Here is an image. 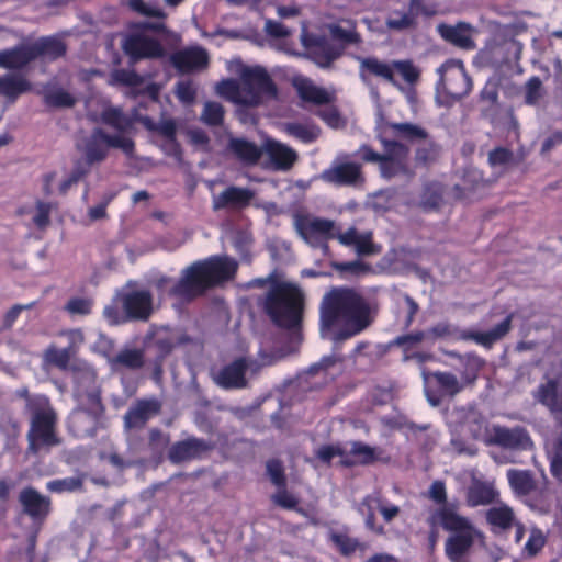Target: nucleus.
I'll list each match as a JSON object with an SVG mask.
<instances>
[{
	"mask_svg": "<svg viewBox=\"0 0 562 562\" xmlns=\"http://www.w3.org/2000/svg\"><path fill=\"white\" fill-rule=\"evenodd\" d=\"M367 301L355 290L336 288L321 303V336L334 342L347 340L371 324Z\"/></svg>",
	"mask_w": 562,
	"mask_h": 562,
	"instance_id": "f257e3e1",
	"label": "nucleus"
},
{
	"mask_svg": "<svg viewBox=\"0 0 562 562\" xmlns=\"http://www.w3.org/2000/svg\"><path fill=\"white\" fill-rule=\"evenodd\" d=\"M294 227L300 237L311 247L328 251V241L337 239L344 246H351L358 255H373L380 247L372 241L370 232L360 233L351 227L345 233L340 232L335 221L319 217L311 213H296L293 216Z\"/></svg>",
	"mask_w": 562,
	"mask_h": 562,
	"instance_id": "f03ea898",
	"label": "nucleus"
},
{
	"mask_svg": "<svg viewBox=\"0 0 562 562\" xmlns=\"http://www.w3.org/2000/svg\"><path fill=\"white\" fill-rule=\"evenodd\" d=\"M229 74L239 77L236 79H223L215 85L218 97L238 105L257 106L267 99L277 94L268 72L259 66L249 67L240 59H232L226 63Z\"/></svg>",
	"mask_w": 562,
	"mask_h": 562,
	"instance_id": "7ed1b4c3",
	"label": "nucleus"
},
{
	"mask_svg": "<svg viewBox=\"0 0 562 562\" xmlns=\"http://www.w3.org/2000/svg\"><path fill=\"white\" fill-rule=\"evenodd\" d=\"M100 121L119 133L106 135L102 130H94L90 136L78 143V149L83 154L86 160L80 161L90 169L91 165L105 159L108 149L120 148L130 155L133 151L134 143L124 133L132 127V120L124 115L120 109L105 106L101 113Z\"/></svg>",
	"mask_w": 562,
	"mask_h": 562,
	"instance_id": "20e7f679",
	"label": "nucleus"
},
{
	"mask_svg": "<svg viewBox=\"0 0 562 562\" xmlns=\"http://www.w3.org/2000/svg\"><path fill=\"white\" fill-rule=\"evenodd\" d=\"M237 261L227 256H214L188 267L170 294L183 300H191L202 294L207 288L234 277Z\"/></svg>",
	"mask_w": 562,
	"mask_h": 562,
	"instance_id": "39448f33",
	"label": "nucleus"
},
{
	"mask_svg": "<svg viewBox=\"0 0 562 562\" xmlns=\"http://www.w3.org/2000/svg\"><path fill=\"white\" fill-rule=\"evenodd\" d=\"M429 522L451 532L446 540L445 551L452 562H462L476 544L483 543V533L453 507L443 506L435 510Z\"/></svg>",
	"mask_w": 562,
	"mask_h": 562,
	"instance_id": "423d86ee",
	"label": "nucleus"
},
{
	"mask_svg": "<svg viewBox=\"0 0 562 562\" xmlns=\"http://www.w3.org/2000/svg\"><path fill=\"white\" fill-rule=\"evenodd\" d=\"M271 283L266 297L265 307L271 319L282 327H295L299 325L303 308V294L300 289L291 283L272 282L267 279H255L248 286H263Z\"/></svg>",
	"mask_w": 562,
	"mask_h": 562,
	"instance_id": "0eeeda50",
	"label": "nucleus"
},
{
	"mask_svg": "<svg viewBox=\"0 0 562 562\" xmlns=\"http://www.w3.org/2000/svg\"><path fill=\"white\" fill-rule=\"evenodd\" d=\"M27 409L31 413V429L27 434L29 449L34 453L43 446L58 443L54 434L55 413L49 401L44 395H35L27 398Z\"/></svg>",
	"mask_w": 562,
	"mask_h": 562,
	"instance_id": "6e6552de",
	"label": "nucleus"
},
{
	"mask_svg": "<svg viewBox=\"0 0 562 562\" xmlns=\"http://www.w3.org/2000/svg\"><path fill=\"white\" fill-rule=\"evenodd\" d=\"M383 153L376 154L368 146H362L360 153L366 161L378 162L382 177L392 178L409 172L407 165L408 149L394 140L381 137Z\"/></svg>",
	"mask_w": 562,
	"mask_h": 562,
	"instance_id": "1a4fd4ad",
	"label": "nucleus"
},
{
	"mask_svg": "<svg viewBox=\"0 0 562 562\" xmlns=\"http://www.w3.org/2000/svg\"><path fill=\"white\" fill-rule=\"evenodd\" d=\"M512 316H507L503 322L488 331L458 330L448 324H438L427 333L428 341L436 338H451L457 340H473L483 347H491L502 339L510 329Z\"/></svg>",
	"mask_w": 562,
	"mask_h": 562,
	"instance_id": "9d476101",
	"label": "nucleus"
},
{
	"mask_svg": "<svg viewBox=\"0 0 562 562\" xmlns=\"http://www.w3.org/2000/svg\"><path fill=\"white\" fill-rule=\"evenodd\" d=\"M439 82L437 91L451 100H459L469 94L472 80L464 69L461 60L450 59L442 64L438 70Z\"/></svg>",
	"mask_w": 562,
	"mask_h": 562,
	"instance_id": "9b49d317",
	"label": "nucleus"
},
{
	"mask_svg": "<svg viewBox=\"0 0 562 562\" xmlns=\"http://www.w3.org/2000/svg\"><path fill=\"white\" fill-rule=\"evenodd\" d=\"M162 27L161 23H144L139 30L125 37L123 43L124 52L136 61L140 58H154L164 55V48L160 43L149 35L148 30H159Z\"/></svg>",
	"mask_w": 562,
	"mask_h": 562,
	"instance_id": "f8f14e48",
	"label": "nucleus"
},
{
	"mask_svg": "<svg viewBox=\"0 0 562 562\" xmlns=\"http://www.w3.org/2000/svg\"><path fill=\"white\" fill-rule=\"evenodd\" d=\"M424 380L426 396L432 406L439 405L442 396H453L467 386L449 372L424 374Z\"/></svg>",
	"mask_w": 562,
	"mask_h": 562,
	"instance_id": "ddd939ff",
	"label": "nucleus"
},
{
	"mask_svg": "<svg viewBox=\"0 0 562 562\" xmlns=\"http://www.w3.org/2000/svg\"><path fill=\"white\" fill-rule=\"evenodd\" d=\"M485 442L506 449L527 450L532 446L531 439L522 428H506L494 425L486 431Z\"/></svg>",
	"mask_w": 562,
	"mask_h": 562,
	"instance_id": "4468645a",
	"label": "nucleus"
},
{
	"mask_svg": "<svg viewBox=\"0 0 562 562\" xmlns=\"http://www.w3.org/2000/svg\"><path fill=\"white\" fill-rule=\"evenodd\" d=\"M262 156L266 158L263 167L271 170H288L297 158L292 148L273 139L265 142Z\"/></svg>",
	"mask_w": 562,
	"mask_h": 562,
	"instance_id": "2eb2a0df",
	"label": "nucleus"
},
{
	"mask_svg": "<svg viewBox=\"0 0 562 562\" xmlns=\"http://www.w3.org/2000/svg\"><path fill=\"white\" fill-rule=\"evenodd\" d=\"M362 516H364L366 527L371 531L382 535L384 532L382 526H376L374 522L375 512L379 510L385 521H391L400 513V508L395 505H383L378 496L370 495L366 497L360 504L359 508Z\"/></svg>",
	"mask_w": 562,
	"mask_h": 562,
	"instance_id": "dca6fc26",
	"label": "nucleus"
},
{
	"mask_svg": "<svg viewBox=\"0 0 562 562\" xmlns=\"http://www.w3.org/2000/svg\"><path fill=\"white\" fill-rule=\"evenodd\" d=\"M254 198V192L246 188L228 187L223 192L214 194L212 205L215 211H240L247 207Z\"/></svg>",
	"mask_w": 562,
	"mask_h": 562,
	"instance_id": "f3484780",
	"label": "nucleus"
},
{
	"mask_svg": "<svg viewBox=\"0 0 562 562\" xmlns=\"http://www.w3.org/2000/svg\"><path fill=\"white\" fill-rule=\"evenodd\" d=\"M172 65L181 72L200 71L209 65V54L200 46H191L171 56Z\"/></svg>",
	"mask_w": 562,
	"mask_h": 562,
	"instance_id": "a211bd4d",
	"label": "nucleus"
},
{
	"mask_svg": "<svg viewBox=\"0 0 562 562\" xmlns=\"http://www.w3.org/2000/svg\"><path fill=\"white\" fill-rule=\"evenodd\" d=\"M321 178L338 186H352L362 181L361 167L355 162H336L323 171Z\"/></svg>",
	"mask_w": 562,
	"mask_h": 562,
	"instance_id": "6ab92c4d",
	"label": "nucleus"
},
{
	"mask_svg": "<svg viewBox=\"0 0 562 562\" xmlns=\"http://www.w3.org/2000/svg\"><path fill=\"white\" fill-rule=\"evenodd\" d=\"M127 319H147L153 311L151 295L147 291H134L121 296Z\"/></svg>",
	"mask_w": 562,
	"mask_h": 562,
	"instance_id": "aec40b11",
	"label": "nucleus"
},
{
	"mask_svg": "<svg viewBox=\"0 0 562 562\" xmlns=\"http://www.w3.org/2000/svg\"><path fill=\"white\" fill-rule=\"evenodd\" d=\"M535 400L546 406L551 414H562V383L550 379L533 392Z\"/></svg>",
	"mask_w": 562,
	"mask_h": 562,
	"instance_id": "412c9836",
	"label": "nucleus"
},
{
	"mask_svg": "<svg viewBox=\"0 0 562 562\" xmlns=\"http://www.w3.org/2000/svg\"><path fill=\"white\" fill-rule=\"evenodd\" d=\"M293 86L305 102L326 104L334 100V91L316 86L308 78L296 76L293 78Z\"/></svg>",
	"mask_w": 562,
	"mask_h": 562,
	"instance_id": "4be33fe9",
	"label": "nucleus"
},
{
	"mask_svg": "<svg viewBox=\"0 0 562 562\" xmlns=\"http://www.w3.org/2000/svg\"><path fill=\"white\" fill-rule=\"evenodd\" d=\"M20 502L24 512L34 520H43L49 513V498L41 495L32 487L24 488L20 493Z\"/></svg>",
	"mask_w": 562,
	"mask_h": 562,
	"instance_id": "5701e85b",
	"label": "nucleus"
},
{
	"mask_svg": "<svg viewBox=\"0 0 562 562\" xmlns=\"http://www.w3.org/2000/svg\"><path fill=\"white\" fill-rule=\"evenodd\" d=\"M252 366L246 359H238L224 367L216 375V383L225 389H239L246 385V369Z\"/></svg>",
	"mask_w": 562,
	"mask_h": 562,
	"instance_id": "b1692460",
	"label": "nucleus"
},
{
	"mask_svg": "<svg viewBox=\"0 0 562 562\" xmlns=\"http://www.w3.org/2000/svg\"><path fill=\"white\" fill-rule=\"evenodd\" d=\"M437 30L442 38L456 46L465 49L474 47L472 40L473 29L467 23H458L457 25L440 24Z\"/></svg>",
	"mask_w": 562,
	"mask_h": 562,
	"instance_id": "393cba45",
	"label": "nucleus"
},
{
	"mask_svg": "<svg viewBox=\"0 0 562 562\" xmlns=\"http://www.w3.org/2000/svg\"><path fill=\"white\" fill-rule=\"evenodd\" d=\"M160 405L156 400L139 401L135 407L131 408L125 415V427H142L149 418L159 412Z\"/></svg>",
	"mask_w": 562,
	"mask_h": 562,
	"instance_id": "a878e982",
	"label": "nucleus"
},
{
	"mask_svg": "<svg viewBox=\"0 0 562 562\" xmlns=\"http://www.w3.org/2000/svg\"><path fill=\"white\" fill-rule=\"evenodd\" d=\"M498 496V492L493 484L474 481L467 492V504L470 507H477L493 503Z\"/></svg>",
	"mask_w": 562,
	"mask_h": 562,
	"instance_id": "bb28decb",
	"label": "nucleus"
},
{
	"mask_svg": "<svg viewBox=\"0 0 562 562\" xmlns=\"http://www.w3.org/2000/svg\"><path fill=\"white\" fill-rule=\"evenodd\" d=\"M33 59L34 55L30 44L0 52L1 68L19 69L27 65Z\"/></svg>",
	"mask_w": 562,
	"mask_h": 562,
	"instance_id": "cd10ccee",
	"label": "nucleus"
},
{
	"mask_svg": "<svg viewBox=\"0 0 562 562\" xmlns=\"http://www.w3.org/2000/svg\"><path fill=\"white\" fill-rule=\"evenodd\" d=\"M228 149L244 164H256L263 154L255 143L244 138H231Z\"/></svg>",
	"mask_w": 562,
	"mask_h": 562,
	"instance_id": "c85d7f7f",
	"label": "nucleus"
},
{
	"mask_svg": "<svg viewBox=\"0 0 562 562\" xmlns=\"http://www.w3.org/2000/svg\"><path fill=\"white\" fill-rule=\"evenodd\" d=\"M451 355L458 360L456 369L460 372L463 384L472 385L477 379V374L481 371L484 361L480 357L471 353L464 356Z\"/></svg>",
	"mask_w": 562,
	"mask_h": 562,
	"instance_id": "c756f323",
	"label": "nucleus"
},
{
	"mask_svg": "<svg viewBox=\"0 0 562 562\" xmlns=\"http://www.w3.org/2000/svg\"><path fill=\"white\" fill-rule=\"evenodd\" d=\"M109 363L113 370L119 369H139L144 364V353L140 349L124 348L116 356L109 359Z\"/></svg>",
	"mask_w": 562,
	"mask_h": 562,
	"instance_id": "7c9ffc66",
	"label": "nucleus"
},
{
	"mask_svg": "<svg viewBox=\"0 0 562 562\" xmlns=\"http://www.w3.org/2000/svg\"><path fill=\"white\" fill-rule=\"evenodd\" d=\"M360 61V76L363 80H366L367 75H373L376 77H381L390 82H394L393 80V61L385 63L379 60L378 58L368 57V58H359Z\"/></svg>",
	"mask_w": 562,
	"mask_h": 562,
	"instance_id": "2f4dec72",
	"label": "nucleus"
},
{
	"mask_svg": "<svg viewBox=\"0 0 562 562\" xmlns=\"http://www.w3.org/2000/svg\"><path fill=\"white\" fill-rule=\"evenodd\" d=\"M110 86L126 87L133 91L140 90L146 86V79L130 69H115L108 79Z\"/></svg>",
	"mask_w": 562,
	"mask_h": 562,
	"instance_id": "473e14b6",
	"label": "nucleus"
},
{
	"mask_svg": "<svg viewBox=\"0 0 562 562\" xmlns=\"http://www.w3.org/2000/svg\"><path fill=\"white\" fill-rule=\"evenodd\" d=\"M485 516L493 529L505 530L515 524V514L506 504L492 506L486 510Z\"/></svg>",
	"mask_w": 562,
	"mask_h": 562,
	"instance_id": "72a5a7b5",
	"label": "nucleus"
},
{
	"mask_svg": "<svg viewBox=\"0 0 562 562\" xmlns=\"http://www.w3.org/2000/svg\"><path fill=\"white\" fill-rule=\"evenodd\" d=\"M30 89V83L21 76L5 75L0 77V95L14 101Z\"/></svg>",
	"mask_w": 562,
	"mask_h": 562,
	"instance_id": "f704fd0d",
	"label": "nucleus"
},
{
	"mask_svg": "<svg viewBox=\"0 0 562 562\" xmlns=\"http://www.w3.org/2000/svg\"><path fill=\"white\" fill-rule=\"evenodd\" d=\"M205 449L204 443L198 439H188L172 446L170 459L173 462H181L196 457Z\"/></svg>",
	"mask_w": 562,
	"mask_h": 562,
	"instance_id": "c9c22d12",
	"label": "nucleus"
},
{
	"mask_svg": "<svg viewBox=\"0 0 562 562\" xmlns=\"http://www.w3.org/2000/svg\"><path fill=\"white\" fill-rule=\"evenodd\" d=\"M33 50L34 59L37 56H44L49 59L57 58L65 53V46L61 41L53 37L42 38L34 44H30Z\"/></svg>",
	"mask_w": 562,
	"mask_h": 562,
	"instance_id": "e433bc0d",
	"label": "nucleus"
},
{
	"mask_svg": "<svg viewBox=\"0 0 562 562\" xmlns=\"http://www.w3.org/2000/svg\"><path fill=\"white\" fill-rule=\"evenodd\" d=\"M424 340H427L428 341V336H427V333L425 331H418V333H414V334H409V335H405V336H401L396 339V344L400 345V346H403V351H404V360H409L412 358H417L418 361H424L426 359V356L419 353V352H414V348L417 347L422 341Z\"/></svg>",
	"mask_w": 562,
	"mask_h": 562,
	"instance_id": "4c0bfd02",
	"label": "nucleus"
},
{
	"mask_svg": "<svg viewBox=\"0 0 562 562\" xmlns=\"http://www.w3.org/2000/svg\"><path fill=\"white\" fill-rule=\"evenodd\" d=\"M507 479L517 495H528L535 487V482L528 471L509 470Z\"/></svg>",
	"mask_w": 562,
	"mask_h": 562,
	"instance_id": "58836bf2",
	"label": "nucleus"
},
{
	"mask_svg": "<svg viewBox=\"0 0 562 562\" xmlns=\"http://www.w3.org/2000/svg\"><path fill=\"white\" fill-rule=\"evenodd\" d=\"M415 20L416 16L412 8L404 9L403 11L393 10L386 19V25L391 30L403 31L413 27Z\"/></svg>",
	"mask_w": 562,
	"mask_h": 562,
	"instance_id": "ea45409f",
	"label": "nucleus"
},
{
	"mask_svg": "<svg viewBox=\"0 0 562 562\" xmlns=\"http://www.w3.org/2000/svg\"><path fill=\"white\" fill-rule=\"evenodd\" d=\"M391 128L396 136L411 142L426 140L428 136L423 127L412 123L392 124Z\"/></svg>",
	"mask_w": 562,
	"mask_h": 562,
	"instance_id": "a19ab883",
	"label": "nucleus"
},
{
	"mask_svg": "<svg viewBox=\"0 0 562 562\" xmlns=\"http://www.w3.org/2000/svg\"><path fill=\"white\" fill-rule=\"evenodd\" d=\"M285 132L303 143H311L319 135V130L314 125L292 123L285 125Z\"/></svg>",
	"mask_w": 562,
	"mask_h": 562,
	"instance_id": "79ce46f5",
	"label": "nucleus"
},
{
	"mask_svg": "<svg viewBox=\"0 0 562 562\" xmlns=\"http://www.w3.org/2000/svg\"><path fill=\"white\" fill-rule=\"evenodd\" d=\"M72 355L74 353L70 351V349H59L55 346H49L46 349L44 357L46 362L64 369L68 367V363Z\"/></svg>",
	"mask_w": 562,
	"mask_h": 562,
	"instance_id": "37998d69",
	"label": "nucleus"
},
{
	"mask_svg": "<svg viewBox=\"0 0 562 562\" xmlns=\"http://www.w3.org/2000/svg\"><path fill=\"white\" fill-rule=\"evenodd\" d=\"M224 117V109L221 103L207 101L204 104L201 120L207 125H218Z\"/></svg>",
	"mask_w": 562,
	"mask_h": 562,
	"instance_id": "c03bdc74",
	"label": "nucleus"
},
{
	"mask_svg": "<svg viewBox=\"0 0 562 562\" xmlns=\"http://www.w3.org/2000/svg\"><path fill=\"white\" fill-rule=\"evenodd\" d=\"M330 33L335 38H338L346 43L359 42V35L356 32L355 24L349 21L347 22V26H344L341 24L331 25Z\"/></svg>",
	"mask_w": 562,
	"mask_h": 562,
	"instance_id": "a18cd8bd",
	"label": "nucleus"
},
{
	"mask_svg": "<svg viewBox=\"0 0 562 562\" xmlns=\"http://www.w3.org/2000/svg\"><path fill=\"white\" fill-rule=\"evenodd\" d=\"M121 296L104 307L103 315L109 324L117 325L127 321V314L121 310Z\"/></svg>",
	"mask_w": 562,
	"mask_h": 562,
	"instance_id": "49530a36",
	"label": "nucleus"
},
{
	"mask_svg": "<svg viewBox=\"0 0 562 562\" xmlns=\"http://www.w3.org/2000/svg\"><path fill=\"white\" fill-rule=\"evenodd\" d=\"M83 424H92L90 415L83 411L74 412L69 418V427L79 437L91 435L88 428L81 427Z\"/></svg>",
	"mask_w": 562,
	"mask_h": 562,
	"instance_id": "de8ad7c7",
	"label": "nucleus"
},
{
	"mask_svg": "<svg viewBox=\"0 0 562 562\" xmlns=\"http://www.w3.org/2000/svg\"><path fill=\"white\" fill-rule=\"evenodd\" d=\"M395 71L408 83H414L419 78V70L409 60L393 61V74Z\"/></svg>",
	"mask_w": 562,
	"mask_h": 562,
	"instance_id": "09e8293b",
	"label": "nucleus"
},
{
	"mask_svg": "<svg viewBox=\"0 0 562 562\" xmlns=\"http://www.w3.org/2000/svg\"><path fill=\"white\" fill-rule=\"evenodd\" d=\"M546 537L540 529H532L529 538L524 547V554L526 557L536 555L544 546Z\"/></svg>",
	"mask_w": 562,
	"mask_h": 562,
	"instance_id": "8fccbe9b",
	"label": "nucleus"
},
{
	"mask_svg": "<svg viewBox=\"0 0 562 562\" xmlns=\"http://www.w3.org/2000/svg\"><path fill=\"white\" fill-rule=\"evenodd\" d=\"M543 97L541 80L538 77L530 78L525 87V101L527 104H537Z\"/></svg>",
	"mask_w": 562,
	"mask_h": 562,
	"instance_id": "3c124183",
	"label": "nucleus"
},
{
	"mask_svg": "<svg viewBox=\"0 0 562 562\" xmlns=\"http://www.w3.org/2000/svg\"><path fill=\"white\" fill-rule=\"evenodd\" d=\"M142 122L148 130L157 131L168 139H173L176 134V123L172 120H164L157 125L148 117H142Z\"/></svg>",
	"mask_w": 562,
	"mask_h": 562,
	"instance_id": "603ef678",
	"label": "nucleus"
},
{
	"mask_svg": "<svg viewBox=\"0 0 562 562\" xmlns=\"http://www.w3.org/2000/svg\"><path fill=\"white\" fill-rule=\"evenodd\" d=\"M89 172L88 166H85L80 161H78L71 173L67 179H65L60 186L59 191L61 193H66L74 184H76L82 177H85Z\"/></svg>",
	"mask_w": 562,
	"mask_h": 562,
	"instance_id": "864d4df0",
	"label": "nucleus"
},
{
	"mask_svg": "<svg viewBox=\"0 0 562 562\" xmlns=\"http://www.w3.org/2000/svg\"><path fill=\"white\" fill-rule=\"evenodd\" d=\"M351 454L358 463H369L375 459V450L360 442L352 443Z\"/></svg>",
	"mask_w": 562,
	"mask_h": 562,
	"instance_id": "5fc2aeb1",
	"label": "nucleus"
},
{
	"mask_svg": "<svg viewBox=\"0 0 562 562\" xmlns=\"http://www.w3.org/2000/svg\"><path fill=\"white\" fill-rule=\"evenodd\" d=\"M46 101L54 106H71L75 103V98L69 92L57 89L47 93Z\"/></svg>",
	"mask_w": 562,
	"mask_h": 562,
	"instance_id": "6e6d98bb",
	"label": "nucleus"
},
{
	"mask_svg": "<svg viewBox=\"0 0 562 562\" xmlns=\"http://www.w3.org/2000/svg\"><path fill=\"white\" fill-rule=\"evenodd\" d=\"M513 159V154L505 148H496L488 155V162L494 168H505Z\"/></svg>",
	"mask_w": 562,
	"mask_h": 562,
	"instance_id": "4d7b16f0",
	"label": "nucleus"
},
{
	"mask_svg": "<svg viewBox=\"0 0 562 562\" xmlns=\"http://www.w3.org/2000/svg\"><path fill=\"white\" fill-rule=\"evenodd\" d=\"M272 502L285 509H294L299 503L297 498L289 493L284 486L279 487L278 492L272 495L271 497Z\"/></svg>",
	"mask_w": 562,
	"mask_h": 562,
	"instance_id": "13d9d810",
	"label": "nucleus"
},
{
	"mask_svg": "<svg viewBox=\"0 0 562 562\" xmlns=\"http://www.w3.org/2000/svg\"><path fill=\"white\" fill-rule=\"evenodd\" d=\"M128 5L132 10L143 15L159 18L164 16L161 8H159L158 5L145 3L144 0H128Z\"/></svg>",
	"mask_w": 562,
	"mask_h": 562,
	"instance_id": "bf43d9fd",
	"label": "nucleus"
},
{
	"mask_svg": "<svg viewBox=\"0 0 562 562\" xmlns=\"http://www.w3.org/2000/svg\"><path fill=\"white\" fill-rule=\"evenodd\" d=\"M267 473H268L271 482L276 486L283 487L285 485L283 468H282V464L278 460H270L267 462Z\"/></svg>",
	"mask_w": 562,
	"mask_h": 562,
	"instance_id": "052dcab7",
	"label": "nucleus"
},
{
	"mask_svg": "<svg viewBox=\"0 0 562 562\" xmlns=\"http://www.w3.org/2000/svg\"><path fill=\"white\" fill-rule=\"evenodd\" d=\"M176 94L182 103L189 104L194 101L196 90L191 81H181L176 87Z\"/></svg>",
	"mask_w": 562,
	"mask_h": 562,
	"instance_id": "680f3d73",
	"label": "nucleus"
},
{
	"mask_svg": "<svg viewBox=\"0 0 562 562\" xmlns=\"http://www.w3.org/2000/svg\"><path fill=\"white\" fill-rule=\"evenodd\" d=\"M91 300L76 297L67 303L66 310L72 315H87L91 312Z\"/></svg>",
	"mask_w": 562,
	"mask_h": 562,
	"instance_id": "e2e57ef3",
	"label": "nucleus"
},
{
	"mask_svg": "<svg viewBox=\"0 0 562 562\" xmlns=\"http://www.w3.org/2000/svg\"><path fill=\"white\" fill-rule=\"evenodd\" d=\"M80 486V481L77 479H64V480H55L47 483V490L50 492H65V491H75Z\"/></svg>",
	"mask_w": 562,
	"mask_h": 562,
	"instance_id": "0e129e2a",
	"label": "nucleus"
},
{
	"mask_svg": "<svg viewBox=\"0 0 562 562\" xmlns=\"http://www.w3.org/2000/svg\"><path fill=\"white\" fill-rule=\"evenodd\" d=\"M265 31L272 37H286L291 34V31L286 26L273 20L266 21Z\"/></svg>",
	"mask_w": 562,
	"mask_h": 562,
	"instance_id": "69168bd1",
	"label": "nucleus"
},
{
	"mask_svg": "<svg viewBox=\"0 0 562 562\" xmlns=\"http://www.w3.org/2000/svg\"><path fill=\"white\" fill-rule=\"evenodd\" d=\"M49 214L50 205L44 202H38L36 204V211L33 221L38 227H45L49 223Z\"/></svg>",
	"mask_w": 562,
	"mask_h": 562,
	"instance_id": "338daca9",
	"label": "nucleus"
},
{
	"mask_svg": "<svg viewBox=\"0 0 562 562\" xmlns=\"http://www.w3.org/2000/svg\"><path fill=\"white\" fill-rule=\"evenodd\" d=\"M428 495L437 504H445L447 501L445 483L442 481H435L429 487Z\"/></svg>",
	"mask_w": 562,
	"mask_h": 562,
	"instance_id": "774afa93",
	"label": "nucleus"
}]
</instances>
